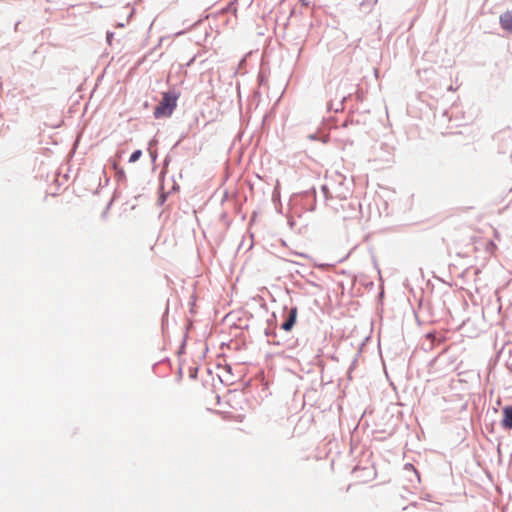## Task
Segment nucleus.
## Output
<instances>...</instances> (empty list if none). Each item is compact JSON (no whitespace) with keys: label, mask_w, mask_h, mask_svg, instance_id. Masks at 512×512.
<instances>
[{"label":"nucleus","mask_w":512,"mask_h":512,"mask_svg":"<svg viewBox=\"0 0 512 512\" xmlns=\"http://www.w3.org/2000/svg\"><path fill=\"white\" fill-rule=\"evenodd\" d=\"M503 417L501 420V426L504 429H511L512 428V406H505L502 410Z\"/></svg>","instance_id":"2"},{"label":"nucleus","mask_w":512,"mask_h":512,"mask_svg":"<svg viewBox=\"0 0 512 512\" xmlns=\"http://www.w3.org/2000/svg\"><path fill=\"white\" fill-rule=\"evenodd\" d=\"M141 155H142V151H141V150H136V151H134V152L131 154L130 158H129V162H130V163H134V162H136V161L141 157Z\"/></svg>","instance_id":"5"},{"label":"nucleus","mask_w":512,"mask_h":512,"mask_svg":"<svg viewBox=\"0 0 512 512\" xmlns=\"http://www.w3.org/2000/svg\"><path fill=\"white\" fill-rule=\"evenodd\" d=\"M500 24L503 29L512 32V11H506L500 16Z\"/></svg>","instance_id":"4"},{"label":"nucleus","mask_w":512,"mask_h":512,"mask_svg":"<svg viewBox=\"0 0 512 512\" xmlns=\"http://www.w3.org/2000/svg\"><path fill=\"white\" fill-rule=\"evenodd\" d=\"M177 96L171 95L168 92L162 94L160 103L154 110L155 118L169 117L176 107Z\"/></svg>","instance_id":"1"},{"label":"nucleus","mask_w":512,"mask_h":512,"mask_svg":"<svg viewBox=\"0 0 512 512\" xmlns=\"http://www.w3.org/2000/svg\"><path fill=\"white\" fill-rule=\"evenodd\" d=\"M243 418H244L243 415H237V416L231 417V419H233L235 421H239V422H241L243 420Z\"/></svg>","instance_id":"6"},{"label":"nucleus","mask_w":512,"mask_h":512,"mask_svg":"<svg viewBox=\"0 0 512 512\" xmlns=\"http://www.w3.org/2000/svg\"><path fill=\"white\" fill-rule=\"evenodd\" d=\"M296 318H297V308L294 307L289 310L288 317L283 322V324L281 326L282 329L285 331H290L296 322Z\"/></svg>","instance_id":"3"}]
</instances>
